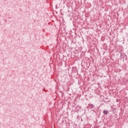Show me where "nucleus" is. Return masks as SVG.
Masks as SVG:
<instances>
[{"label":"nucleus","mask_w":128,"mask_h":128,"mask_svg":"<svg viewBox=\"0 0 128 128\" xmlns=\"http://www.w3.org/2000/svg\"><path fill=\"white\" fill-rule=\"evenodd\" d=\"M120 60H126V55H124V54H121L120 56Z\"/></svg>","instance_id":"f257e3e1"},{"label":"nucleus","mask_w":128,"mask_h":128,"mask_svg":"<svg viewBox=\"0 0 128 128\" xmlns=\"http://www.w3.org/2000/svg\"><path fill=\"white\" fill-rule=\"evenodd\" d=\"M103 114H108V110H104L103 111Z\"/></svg>","instance_id":"f03ea898"},{"label":"nucleus","mask_w":128,"mask_h":128,"mask_svg":"<svg viewBox=\"0 0 128 128\" xmlns=\"http://www.w3.org/2000/svg\"><path fill=\"white\" fill-rule=\"evenodd\" d=\"M90 106L91 108H94V105L92 104H90Z\"/></svg>","instance_id":"7ed1b4c3"},{"label":"nucleus","mask_w":128,"mask_h":128,"mask_svg":"<svg viewBox=\"0 0 128 128\" xmlns=\"http://www.w3.org/2000/svg\"><path fill=\"white\" fill-rule=\"evenodd\" d=\"M80 118V116H78L77 118Z\"/></svg>","instance_id":"20e7f679"},{"label":"nucleus","mask_w":128,"mask_h":128,"mask_svg":"<svg viewBox=\"0 0 128 128\" xmlns=\"http://www.w3.org/2000/svg\"><path fill=\"white\" fill-rule=\"evenodd\" d=\"M118 100H116V101H117V102H118Z\"/></svg>","instance_id":"39448f33"}]
</instances>
